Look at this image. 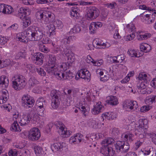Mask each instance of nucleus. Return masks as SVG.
I'll list each match as a JSON object with an SVG mask.
<instances>
[{"instance_id":"f257e3e1","label":"nucleus","mask_w":156,"mask_h":156,"mask_svg":"<svg viewBox=\"0 0 156 156\" xmlns=\"http://www.w3.org/2000/svg\"><path fill=\"white\" fill-rule=\"evenodd\" d=\"M27 37L30 41H37L41 40L43 37L42 30L35 26H30L25 31Z\"/></svg>"},{"instance_id":"f03ea898","label":"nucleus","mask_w":156,"mask_h":156,"mask_svg":"<svg viewBox=\"0 0 156 156\" xmlns=\"http://www.w3.org/2000/svg\"><path fill=\"white\" fill-rule=\"evenodd\" d=\"M114 140L112 138L109 137L103 140L102 143V146L100 149V152L105 156H112L115 151L111 147L108 145L113 143Z\"/></svg>"},{"instance_id":"7ed1b4c3","label":"nucleus","mask_w":156,"mask_h":156,"mask_svg":"<svg viewBox=\"0 0 156 156\" xmlns=\"http://www.w3.org/2000/svg\"><path fill=\"white\" fill-rule=\"evenodd\" d=\"M36 16L37 19L41 20L42 23L45 24L52 22L55 18L53 13L47 11L37 12Z\"/></svg>"},{"instance_id":"20e7f679","label":"nucleus","mask_w":156,"mask_h":156,"mask_svg":"<svg viewBox=\"0 0 156 156\" xmlns=\"http://www.w3.org/2000/svg\"><path fill=\"white\" fill-rule=\"evenodd\" d=\"M12 86L16 90H20L24 88L26 83L25 79L22 76H16L12 79Z\"/></svg>"},{"instance_id":"39448f33","label":"nucleus","mask_w":156,"mask_h":156,"mask_svg":"<svg viewBox=\"0 0 156 156\" xmlns=\"http://www.w3.org/2000/svg\"><path fill=\"white\" fill-rule=\"evenodd\" d=\"M50 95L51 97L52 107L54 109L57 108L60 104L61 93L58 91L53 90L51 91Z\"/></svg>"},{"instance_id":"423d86ee","label":"nucleus","mask_w":156,"mask_h":156,"mask_svg":"<svg viewBox=\"0 0 156 156\" xmlns=\"http://www.w3.org/2000/svg\"><path fill=\"white\" fill-rule=\"evenodd\" d=\"M123 108L126 111L135 110L137 109L138 106L136 101L130 100L124 101L122 105Z\"/></svg>"},{"instance_id":"0eeeda50","label":"nucleus","mask_w":156,"mask_h":156,"mask_svg":"<svg viewBox=\"0 0 156 156\" xmlns=\"http://www.w3.org/2000/svg\"><path fill=\"white\" fill-rule=\"evenodd\" d=\"M28 138L32 141L38 140L41 136V133L38 128L34 127L31 129L28 136Z\"/></svg>"},{"instance_id":"6e6552de","label":"nucleus","mask_w":156,"mask_h":156,"mask_svg":"<svg viewBox=\"0 0 156 156\" xmlns=\"http://www.w3.org/2000/svg\"><path fill=\"white\" fill-rule=\"evenodd\" d=\"M90 74L89 71L86 69H82L79 71L77 73L75 79L78 80L79 78L84 79L85 80H90Z\"/></svg>"},{"instance_id":"1a4fd4ad","label":"nucleus","mask_w":156,"mask_h":156,"mask_svg":"<svg viewBox=\"0 0 156 156\" xmlns=\"http://www.w3.org/2000/svg\"><path fill=\"white\" fill-rule=\"evenodd\" d=\"M34 102V100L29 98L27 94L24 95L22 98V105L25 108H28L32 107Z\"/></svg>"},{"instance_id":"9d476101","label":"nucleus","mask_w":156,"mask_h":156,"mask_svg":"<svg viewBox=\"0 0 156 156\" xmlns=\"http://www.w3.org/2000/svg\"><path fill=\"white\" fill-rule=\"evenodd\" d=\"M87 15L91 20L94 19L99 16V11L96 7H92L88 10Z\"/></svg>"},{"instance_id":"9b49d317","label":"nucleus","mask_w":156,"mask_h":156,"mask_svg":"<svg viewBox=\"0 0 156 156\" xmlns=\"http://www.w3.org/2000/svg\"><path fill=\"white\" fill-rule=\"evenodd\" d=\"M50 28L49 30V32L50 34H53L55 33V27L57 28L58 29H61L63 27V24L62 22L60 20H57L54 22V24H52L50 25Z\"/></svg>"},{"instance_id":"f8f14e48","label":"nucleus","mask_w":156,"mask_h":156,"mask_svg":"<svg viewBox=\"0 0 156 156\" xmlns=\"http://www.w3.org/2000/svg\"><path fill=\"white\" fill-rule=\"evenodd\" d=\"M146 130H147L138 126L135 128V134L140 138L143 139L144 137V134Z\"/></svg>"},{"instance_id":"ddd939ff","label":"nucleus","mask_w":156,"mask_h":156,"mask_svg":"<svg viewBox=\"0 0 156 156\" xmlns=\"http://www.w3.org/2000/svg\"><path fill=\"white\" fill-rule=\"evenodd\" d=\"M102 26V23L99 22H93L89 26L90 31L93 34L95 32L97 27H101Z\"/></svg>"},{"instance_id":"4468645a","label":"nucleus","mask_w":156,"mask_h":156,"mask_svg":"<svg viewBox=\"0 0 156 156\" xmlns=\"http://www.w3.org/2000/svg\"><path fill=\"white\" fill-rule=\"evenodd\" d=\"M44 55L43 54L40 53H38L34 56V58L36 62L35 63L37 65H41L43 62L44 58Z\"/></svg>"},{"instance_id":"2eb2a0df","label":"nucleus","mask_w":156,"mask_h":156,"mask_svg":"<svg viewBox=\"0 0 156 156\" xmlns=\"http://www.w3.org/2000/svg\"><path fill=\"white\" fill-rule=\"evenodd\" d=\"M102 106L101 105V102L100 101L96 102V105L94 106V108L92 109V112L94 115L99 114L101 112L102 108Z\"/></svg>"},{"instance_id":"dca6fc26","label":"nucleus","mask_w":156,"mask_h":156,"mask_svg":"<svg viewBox=\"0 0 156 156\" xmlns=\"http://www.w3.org/2000/svg\"><path fill=\"white\" fill-rule=\"evenodd\" d=\"M8 78L5 76H1L0 77V88L7 87L9 84Z\"/></svg>"},{"instance_id":"f3484780","label":"nucleus","mask_w":156,"mask_h":156,"mask_svg":"<svg viewBox=\"0 0 156 156\" xmlns=\"http://www.w3.org/2000/svg\"><path fill=\"white\" fill-rule=\"evenodd\" d=\"M32 117V116L29 114L24 115L23 117L20 120V122H19L20 123L21 125L24 126L27 125L29 123Z\"/></svg>"},{"instance_id":"a211bd4d","label":"nucleus","mask_w":156,"mask_h":156,"mask_svg":"<svg viewBox=\"0 0 156 156\" xmlns=\"http://www.w3.org/2000/svg\"><path fill=\"white\" fill-rule=\"evenodd\" d=\"M63 143H55L51 145V148L53 152L61 151L63 147Z\"/></svg>"},{"instance_id":"6ab92c4d","label":"nucleus","mask_w":156,"mask_h":156,"mask_svg":"<svg viewBox=\"0 0 156 156\" xmlns=\"http://www.w3.org/2000/svg\"><path fill=\"white\" fill-rule=\"evenodd\" d=\"M82 135L80 134H77L74 136H72L69 139L70 143L77 144L80 143L81 140Z\"/></svg>"},{"instance_id":"aec40b11","label":"nucleus","mask_w":156,"mask_h":156,"mask_svg":"<svg viewBox=\"0 0 156 156\" xmlns=\"http://www.w3.org/2000/svg\"><path fill=\"white\" fill-rule=\"evenodd\" d=\"M108 98L106 102L108 104L114 105H116L118 103V100L115 96H111L108 97Z\"/></svg>"},{"instance_id":"412c9836","label":"nucleus","mask_w":156,"mask_h":156,"mask_svg":"<svg viewBox=\"0 0 156 156\" xmlns=\"http://www.w3.org/2000/svg\"><path fill=\"white\" fill-rule=\"evenodd\" d=\"M139 126L147 130L148 127V121L147 119H140L138 121Z\"/></svg>"},{"instance_id":"4be33fe9","label":"nucleus","mask_w":156,"mask_h":156,"mask_svg":"<svg viewBox=\"0 0 156 156\" xmlns=\"http://www.w3.org/2000/svg\"><path fill=\"white\" fill-rule=\"evenodd\" d=\"M22 21V25L24 28L27 27L30 25L31 23V18L28 16H24Z\"/></svg>"},{"instance_id":"5701e85b","label":"nucleus","mask_w":156,"mask_h":156,"mask_svg":"<svg viewBox=\"0 0 156 156\" xmlns=\"http://www.w3.org/2000/svg\"><path fill=\"white\" fill-rule=\"evenodd\" d=\"M2 98L0 101L1 104L5 103L9 98V95L8 91L5 90H3L2 91Z\"/></svg>"},{"instance_id":"b1692460","label":"nucleus","mask_w":156,"mask_h":156,"mask_svg":"<svg viewBox=\"0 0 156 156\" xmlns=\"http://www.w3.org/2000/svg\"><path fill=\"white\" fill-rule=\"evenodd\" d=\"M17 37L19 41L24 43H27L28 41L27 39L28 38L26 36L24 33L21 32L17 35Z\"/></svg>"},{"instance_id":"393cba45","label":"nucleus","mask_w":156,"mask_h":156,"mask_svg":"<svg viewBox=\"0 0 156 156\" xmlns=\"http://www.w3.org/2000/svg\"><path fill=\"white\" fill-rule=\"evenodd\" d=\"M113 61L114 62L116 63H121L125 59V56L124 55H121L113 57Z\"/></svg>"},{"instance_id":"a878e982","label":"nucleus","mask_w":156,"mask_h":156,"mask_svg":"<svg viewBox=\"0 0 156 156\" xmlns=\"http://www.w3.org/2000/svg\"><path fill=\"white\" fill-rule=\"evenodd\" d=\"M49 58L48 61V66H55L56 58L55 56L52 54L49 55Z\"/></svg>"},{"instance_id":"bb28decb","label":"nucleus","mask_w":156,"mask_h":156,"mask_svg":"<svg viewBox=\"0 0 156 156\" xmlns=\"http://www.w3.org/2000/svg\"><path fill=\"white\" fill-rule=\"evenodd\" d=\"M46 70L49 74L55 75L57 71V67L55 66H49Z\"/></svg>"},{"instance_id":"cd10ccee","label":"nucleus","mask_w":156,"mask_h":156,"mask_svg":"<svg viewBox=\"0 0 156 156\" xmlns=\"http://www.w3.org/2000/svg\"><path fill=\"white\" fill-rule=\"evenodd\" d=\"M124 144L125 141H118L115 144V146L118 152H121Z\"/></svg>"},{"instance_id":"c85d7f7f","label":"nucleus","mask_w":156,"mask_h":156,"mask_svg":"<svg viewBox=\"0 0 156 156\" xmlns=\"http://www.w3.org/2000/svg\"><path fill=\"white\" fill-rule=\"evenodd\" d=\"M78 10V9L76 6L72 7L71 11H70V15L76 18L78 17L79 14L77 12Z\"/></svg>"},{"instance_id":"c756f323","label":"nucleus","mask_w":156,"mask_h":156,"mask_svg":"<svg viewBox=\"0 0 156 156\" xmlns=\"http://www.w3.org/2000/svg\"><path fill=\"white\" fill-rule=\"evenodd\" d=\"M34 150L37 156H43L44 154V152L43 151L41 147L39 146L35 147Z\"/></svg>"},{"instance_id":"7c9ffc66","label":"nucleus","mask_w":156,"mask_h":156,"mask_svg":"<svg viewBox=\"0 0 156 156\" xmlns=\"http://www.w3.org/2000/svg\"><path fill=\"white\" fill-rule=\"evenodd\" d=\"M10 129L11 130L16 132H19L21 130L17 121H15L14 122V123L12 124Z\"/></svg>"},{"instance_id":"2f4dec72","label":"nucleus","mask_w":156,"mask_h":156,"mask_svg":"<svg viewBox=\"0 0 156 156\" xmlns=\"http://www.w3.org/2000/svg\"><path fill=\"white\" fill-rule=\"evenodd\" d=\"M142 156H155V153L149 150H145L142 152Z\"/></svg>"},{"instance_id":"473e14b6","label":"nucleus","mask_w":156,"mask_h":156,"mask_svg":"<svg viewBox=\"0 0 156 156\" xmlns=\"http://www.w3.org/2000/svg\"><path fill=\"white\" fill-rule=\"evenodd\" d=\"M156 101V95H151L147 98L145 102L149 105L152 104L153 102Z\"/></svg>"},{"instance_id":"72a5a7b5","label":"nucleus","mask_w":156,"mask_h":156,"mask_svg":"<svg viewBox=\"0 0 156 156\" xmlns=\"http://www.w3.org/2000/svg\"><path fill=\"white\" fill-rule=\"evenodd\" d=\"M69 37H66L65 38L62 39L61 41V45H60V47L61 48L62 47H65L66 48V45L69 43Z\"/></svg>"},{"instance_id":"f704fd0d","label":"nucleus","mask_w":156,"mask_h":156,"mask_svg":"<svg viewBox=\"0 0 156 156\" xmlns=\"http://www.w3.org/2000/svg\"><path fill=\"white\" fill-rule=\"evenodd\" d=\"M4 12L3 13L5 14H11L13 11V9L12 7L9 5H5L4 9Z\"/></svg>"},{"instance_id":"c9c22d12","label":"nucleus","mask_w":156,"mask_h":156,"mask_svg":"<svg viewBox=\"0 0 156 156\" xmlns=\"http://www.w3.org/2000/svg\"><path fill=\"white\" fill-rule=\"evenodd\" d=\"M68 57V62L72 65L73 63L75 60V57L74 54L72 52L66 56Z\"/></svg>"},{"instance_id":"e433bc0d","label":"nucleus","mask_w":156,"mask_h":156,"mask_svg":"<svg viewBox=\"0 0 156 156\" xmlns=\"http://www.w3.org/2000/svg\"><path fill=\"white\" fill-rule=\"evenodd\" d=\"M10 64L9 59H6L2 61L0 60V68H3L7 66Z\"/></svg>"},{"instance_id":"4c0bfd02","label":"nucleus","mask_w":156,"mask_h":156,"mask_svg":"<svg viewBox=\"0 0 156 156\" xmlns=\"http://www.w3.org/2000/svg\"><path fill=\"white\" fill-rule=\"evenodd\" d=\"M59 50L63 54H64L66 56L67 55L69 54V53L72 52L70 50L67 49L66 48H65V47H62L61 48L60 47Z\"/></svg>"},{"instance_id":"58836bf2","label":"nucleus","mask_w":156,"mask_h":156,"mask_svg":"<svg viewBox=\"0 0 156 156\" xmlns=\"http://www.w3.org/2000/svg\"><path fill=\"white\" fill-rule=\"evenodd\" d=\"M123 146L121 152L125 153L128 152L129 148V144L127 143H125V144H124Z\"/></svg>"},{"instance_id":"ea45409f","label":"nucleus","mask_w":156,"mask_h":156,"mask_svg":"<svg viewBox=\"0 0 156 156\" xmlns=\"http://www.w3.org/2000/svg\"><path fill=\"white\" fill-rule=\"evenodd\" d=\"M37 106L38 107L37 108L38 115L40 116H43L44 115V106L40 105Z\"/></svg>"},{"instance_id":"a19ab883","label":"nucleus","mask_w":156,"mask_h":156,"mask_svg":"<svg viewBox=\"0 0 156 156\" xmlns=\"http://www.w3.org/2000/svg\"><path fill=\"white\" fill-rule=\"evenodd\" d=\"M151 34L150 33L145 34H144L140 35L138 38L139 40L147 39L151 36Z\"/></svg>"},{"instance_id":"79ce46f5","label":"nucleus","mask_w":156,"mask_h":156,"mask_svg":"<svg viewBox=\"0 0 156 156\" xmlns=\"http://www.w3.org/2000/svg\"><path fill=\"white\" fill-rule=\"evenodd\" d=\"M99 74L101 76L100 80L104 82L108 80L109 79L108 76L106 75H104L103 76L104 74L103 72L100 71L99 72Z\"/></svg>"},{"instance_id":"37998d69","label":"nucleus","mask_w":156,"mask_h":156,"mask_svg":"<svg viewBox=\"0 0 156 156\" xmlns=\"http://www.w3.org/2000/svg\"><path fill=\"white\" fill-rule=\"evenodd\" d=\"M29 81V85L32 87L38 83V81L34 77H31Z\"/></svg>"},{"instance_id":"c03bdc74","label":"nucleus","mask_w":156,"mask_h":156,"mask_svg":"<svg viewBox=\"0 0 156 156\" xmlns=\"http://www.w3.org/2000/svg\"><path fill=\"white\" fill-rule=\"evenodd\" d=\"M71 64L68 62L67 63H62L60 65V67L63 69L64 71L67 70L68 69H69L70 66H71Z\"/></svg>"},{"instance_id":"a18cd8bd","label":"nucleus","mask_w":156,"mask_h":156,"mask_svg":"<svg viewBox=\"0 0 156 156\" xmlns=\"http://www.w3.org/2000/svg\"><path fill=\"white\" fill-rule=\"evenodd\" d=\"M55 123L56 126L57 128L59 129V132H61L62 130H63L64 125L62 122L59 121H57Z\"/></svg>"},{"instance_id":"49530a36","label":"nucleus","mask_w":156,"mask_h":156,"mask_svg":"<svg viewBox=\"0 0 156 156\" xmlns=\"http://www.w3.org/2000/svg\"><path fill=\"white\" fill-rule=\"evenodd\" d=\"M45 100L42 97H40L37 101V106H44L45 104Z\"/></svg>"},{"instance_id":"de8ad7c7","label":"nucleus","mask_w":156,"mask_h":156,"mask_svg":"<svg viewBox=\"0 0 156 156\" xmlns=\"http://www.w3.org/2000/svg\"><path fill=\"white\" fill-rule=\"evenodd\" d=\"M81 27L78 25H76L74 27L72 30H71V31L72 30L73 33H78L81 31Z\"/></svg>"},{"instance_id":"09e8293b","label":"nucleus","mask_w":156,"mask_h":156,"mask_svg":"<svg viewBox=\"0 0 156 156\" xmlns=\"http://www.w3.org/2000/svg\"><path fill=\"white\" fill-rule=\"evenodd\" d=\"M26 67L32 73H34L36 72V67L33 64H28L26 66Z\"/></svg>"},{"instance_id":"8fccbe9b","label":"nucleus","mask_w":156,"mask_h":156,"mask_svg":"<svg viewBox=\"0 0 156 156\" xmlns=\"http://www.w3.org/2000/svg\"><path fill=\"white\" fill-rule=\"evenodd\" d=\"M55 75L58 80H61L62 78L65 79V73L62 72L57 73L56 72Z\"/></svg>"},{"instance_id":"3c124183","label":"nucleus","mask_w":156,"mask_h":156,"mask_svg":"<svg viewBox=\"0 0 156 156\" xmlns=\"http://www.w3.org/2000/svg\"><path fill=\"white\" fill-rule=\"evenodd\" d=\"M37 71L38 74L41 76H44L46 75V73L44 69L41 68H36V72Z\"/></svg>"},{"instance_id":"603ef678","label":"nucleus","mask_w":156,"mask_h":156,"mask_svg":"<svg viewBox=\"0 0 156 156\" xmlns=\"http://www.w3.org/2000/svg\"><path fill=\"white\" fill-rule=\"evenodd\" d=\"M26 57V52L24 50H22L17 53L16 55L17 58H24Z\"/></svg>"},{"instance_id":"864d4df0","label":"nucleus","mask_w":156,"mask_h":156,"mask_svg":"<svg viewBox=\"0 0 156 156\" xmlns=\"http://www.w3.org/2000/svg\"><path fill=\"white\" fill-rule=\"evenodd\" d=\"M65 79H70L73 77V74L70 70L66 72V73L65 74Z\"/></svg>"},{"instance_id":"5fc2aeb1","label":"nucleus","mask_w":156,"mask_h":156,"mask_svg":"<svg viewBox=\"0 0 156 156\" xmlns=\"http://www.w3.org/2000/svg\"><path fill=\"white\" fill-rule=\"evenodd\" d=\"M151 108V106L149 105H144L141 108L140 111L142 112H144L149 111Z\"/></svg>"},{"instance_id":"6e6d98bb","label":"nucleus","mask_w":156,"mask_h":156,"mask_svg":"<svg viewBox=\"0 0 156 156\" xmlns=\"http://www.w3.org/2000/svg\"><path fill=\"white\" fill-rule=\"evenodd\" d=\"M137 87L139 91L142 89H146V86L144 83L142 82L140 83L137 84Z\"/></svg>"},{"instance_id":"4d7b16f0","label":"nucleus","mask_w":156,"mask_h":156,"mask_svg":"<svg viewBox=\"0 0 156 156\" xmlns=\"http://www.w3.org/2000/svg\"><path fill=\"white\" fill-rule=\"evenodd\" d=\"M138 92H139L140 93L143 94H150L151 91L149 90L148 89H142L140 90H138Z\"/></svg>"},{"instance_id":"13d9d810","label":"nucleus","mask_w":156,"mask_h":156,"mask_svg":"<svg viewBox=\"0 0 156 156\" xmlns=\"http://www.w3.org/2000/svg\"><path fill=\"white\" fill-rule=\"evenodd\" d=\"M128 54H129V55L132 57H139L137 56V54L136 53V51L132 50H129L128 51Z\"/></svg>"},{"instance_id":"bf43d9fd","label":"nucleus","mask_w":156,"mask_h":156,"mask_svg":"<svg viewBox=\"0 0 156 156\" xmlns=\"http://www.w3.org/2000/svg\"><path fill=\"white\" fill-rule=\"evenodd\" d=\"M40 49L41 51L45 53H47L49 51L48 49L46 47L45 45H43L42 46H41L40 48Z\"/></svg>"},{"instance_id":"052dcab7","label":"nucleus","mask_w":156,"mask_h":156,"mask_svg":"<svg viewBox=\"0 0 156 156\" xmlns=\"http://www.w3.org/2000/svg\"><path fill=\"white\" fill-rule=\"evenodd\" d=\"M27 9L25 8L22 7L19 9L18 13L23 14L24 16H26V15L27 14Z\"/></svg>"},{"instance_id":"680f3d73","label":"nucleus","mask_w":156,"mask_h":156,"mask_svg":"<svg viewBox=\"0 0 156 156\" xmlns=\"http://www.w3.org/2000/svg\"><path fill=\"white\" fill-rule=\"evenodd\" d=\"M8 40L5 37H0V44L1 45L4 44L7 42Z\"/></svg>"},{"instance_id":"e2e57ef3","label":"nucleus","mask_w":156,"mask_h":156,"mask_svg":"<svg viewBox=\"0 0 156 156\" xmlns=\"http://www.w3.org/2000/svg\"><path fill=\"white\" fill-rule=\"evenodd\" d=\"M59 133L63 135H67L68 136L69 135V132L67 131V129L64 128L63 129V130H62L61 132H59Z\"/></svg>"},{"instance_id":"0e129e2a","label":"nucleus","mask_w":156,"mask_h":156,"mask_svg":"<svg viewBox=\"0 0 156 156\" xmlns=\"http://www.w3.org/2000/svg\"><path fill=\"white\" fill-rule=\"evenodd\" d=\"M134 33L133 32L130 35L127 36L126 37V40L130 41L134 38L135 36Z\"/></svg>"},{"instance_id":"69168bd1","label":"nucleus","mask_w":156,"mask_h":156,"mask_svg":"<svg viewBox=\"0 0 156 156\" xmlns=\"http://www.w3.org/2000/svg\"><path fill=\"white\" fill-rule=\"evenodd\" d=\"M116 5V3L114 2L112 3H108L106 5L108 7L112 9L114 8L115 5Z\"/></svg>"},{"instance_id":"338daca9","label":"nucleus","mask_w":156,"mask_h":156,"mask_svg":"<svg viewBox=\"0 0 156 156\" xmlns=\"http://www.w3.org/2000/svg\"><path fill=\"white\" fill-rule=\"evenodd\" d=\"M139 8L140 9H142L145 10H148V11L151 10V8L147 7L145 5H140L139 6Z\"/></svg>"},{"instance_id":"774afa93","label":"nucleus","mask_w":156,"mask_h":156,"mask_svg":"<svg viewBox=\"0 0 156 156\" xmlns=\"http://www.w3.org/2000/svg\"><path fill=\"white\" fill-rule=\"evenodd\" d=\"M152 141L156 145V134H152L151 135Z\"/></svg>"}]
</instances>
